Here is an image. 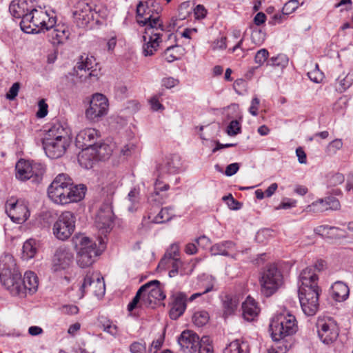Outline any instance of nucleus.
Returning a JSON list of instances; mask_svg holds the SVG:
<instances>
[{"label":"nucleus","mask_w":353,"mask_h":353,"mask_svg":"<svg viewBox=\"0 0 353 353\" xmlns=\"http://www.w3.org/2000/svg\"><path fill=\"white\" fill-rule=\"evenodd\" d=\"M19 271L12 255L4 254L0 256V281L8 291L16 279L19 278Z\"/></svg>","instance_id":"8"},{"label":"nucleus","mask_w":353,"mask_h":353,"mask_svg":"<svg viewBox=\"0 0 353 353\" xmlns=\"http://www.w3.org/2000/svg\"><path fill=\"white\" fill-rule=\"evenodd\" d=\"M259 281L262 293L270 296L282 286L283 276L275 264H270L261 272Z\"/></svg>","instance_id":"6"},{"label":"nucleus","mask_w":353,"mask_h":353,"mask_svg":"<svg viewBox=\"0 0 353 353\" xmlns=\"http://www.w3.org/2000/svg\"><path fill=\"white\" fill-rule=\"evenodd\" d=\"M78 161L82 168L90 169L99 160L94 152V150L90 148L82 150L81 153L79 154Z\"/></svg>","instance_id":"32"},{"label":"nucleus","mask_w":353,"mask_h":353,"mask_svg":"<svg viewBox=\"0 0 353 353\" xmlns=\"http://www.w3.org/2000/svg\"><path fill=\"white\" fill-rule=\"evenodd\" d=\"M299 1L297 0H290L285 3L282 9L283 14H290L294 12L299 7Z\"/></svg>","instance_id":"53"},{"label":"nucleus","mask_w":353,"mask_h":353,"mask_svg":"<svg viewBox=\"0 0 353 353\" xmlns=\"http://www.w3.org/2000/svg\"><path fill=\"white\" fill-rule=\"evenodd\" d=\"M318 335L325 344L334 342L339 336V330L334 321L330 318H319L316 322Z\"/></svg>","instance_id":"17"},{"label":"nucleus","mask_w":353,"mask_h":353,"mask_svg":"<svg viewBox=\"0 0 353 353\" xmlns=\"http://www.w3.org/2000/svg\"><path fill=\"white\" fill-rule=\"evenodd\" d=\"M154 26L145 28L143 36L142 53L145 57L152 56L158 50L160 43L162 41L164 28L163 23L158 20L152 22Z\"/></svg>","instance_id":"7"},{"label":"nucleus","mask_w":353,"mask_h":353,"mask_svg":"<svg viewBox=\"0 0 353 353\" xmlns=\"http://www.w3.org/2000/svg\"><path fill=\"white\" fill-rule=\"evenodd\" d=\"M338 83L337 90L340 92H343L347 89L353 82L352 77L346 75L344 78L341 79L340 77L336 79Z\"/></svg>","instance_id":"50"},{"label":"nucleus","mask_w":353,"mask_h":353,"mask_svg":"<svg viewBox=\"0 0 353 353\" xmlns=\"http://www.w3.org/2000/svg\"><path fill=\"white\" fill-rule=\"evenodd\" d=\"M99 182L103 194L107 195L106 200L111 199V203H112L113 195L121 184L119 176L114 171L104 170L99 174Z\"/></svg>","instance_id":"18"},{"label":"nucleus","mask_w":353,"mask_h":353,"mask_svg":"<svg viewBox=\"0 0 353 353\" xmlns=\"http://www.w3.org/2000/svg\"><path fill=\"white\" fill-rule=\"evenodd\" d=\"M129 350L131 353H147L146 343L143 341L133 342Z\"/></svg>","instance_id":"49"},{"label":"nucleus","mask_w":353,"mask_h":353,"mask_svg":"<svg viewBox=\"0 0 353 353\" xmlns=\"http://www.w3.org/2000/svg\"><path fill=\"white\" fill-rule=\"evenodd\" d=\"M170 317L173 320L178 319L182 316L187 307V298L183 293H177L172 296Z\"/></svg>","instance_id":"27"},{"label":"nucleus","mask_w":353,"mask_h":353,"mask_svg":"<svg viewBox=\"0 0 353 353\" xmlns=\"http://www.w3.org/2000/svg\"><path fill=\"white\" fill-rule=\"evenodd\" d=\"M318 276L312 269H304L299 275V299L303 312L307 316L314 315L319 310L321 289Z\"/></svg>","instance_id":"2"},{"label":"nucleus","mask_w":353,"mask_h":353,"mask_svg":"<svg viewBox=\"0 0 353 353\" xmlns=\"http://www.w3.org/2000/svg\"><path fill=\"white\" fill-rule=\"evenodd\" d=\"M168 184H163V182L159 179L154 183V192L155 196H158L160 192L166 191L169 189Z\"/></svg>","instance_id":"63"},{"label":"nucleus","mask_w":353,"mask_h":353,"mask_svg":"<svg viewBox=\"0 0 353 353\" xmlns=\"http://www.w3.org/2000/svg\"><path fill=\"white\" fill-rule=\"evenodd\" d=\"M142 301L145 305L156 303L157 301H161L165 298V295L161 287V283L158 280H153L144 284Z\"/></svg>","instance_id":"21"},{"label":"nucleus","mask_w":353,"mask_h":353,"mask_svg":"<svg viewBox=\"0 0 353 353\" xmlns=\"http://www.w3.org/2000/svg\"><path fill=\"white\" fill-rule=\"evenodd\" d=\"M36 9L33 0H13L9 6L10 14L15 18L21 19L20 26L23 31L25 18L28 15L32 16Z\"/></svg>","instance_id":"19"},{"label":"nucleus","mask_w":353,"mask_h":353,"mask_svg":"<svg viewBox=\"0 0 353 353\" xmlns=\"http://www.w3.org/2000/svg\"><path fill=\"white\" fill-rule=\"evenodd\" d=\"M148 0H141L137 6V22L145 28L150 27L154 21L162 23L159 16H155L149 6Z\"/></svg>","instance_id":"22"},{"label":"nucleus","mask_w":353,"mask_h":353,"mask_svg":"<svg viewBox=\"0 0 353 353\" xmlns=\"http://www.w3.org/2000/svg\"><path fill=\"white\" fill-rule=\"evenodd\" d=\"M265 38V34L260 30H253L251 35L252 41L256 45L263 43Z\"/></svg>","instance_id":"54"},{"label":"nucleus","mask_w":353,"mask_h":353,"mask_svg":"<svg viewBox=\"0 0 353 353\" xmlns=\"http://www.w3.org/2000/svg\"><path fill=\"white\" fill-rule=\"evenodd\" d=\"M23 32L28 34L48 31L57 23V15L53 10H45L41 8L28 15L23 21Z\"/></svg>","instance_id":"3"},{"label":"nucleus","mask_w":353,"mask_h":353,"mask_svg":"<svg viewBox=\"0 0 353 353\" xmlns=\"http://www.w3.org/2000/svg\"><path fill=\"white\" fill-rule=\"evenodd\" d=\"M239 305V299L236 296L227 295L223 300V316L227 318L229 316L234 314Z\"/></svg>","instance_id":"35"},{"label":"nucleus","mask_w":353,"mask_h":353,"mask_svg":"<svg viewBox=\"0 0 353 353\" xmlns=\"http://www.w3.org/2000/svg\"><path fill=\"white\" fill-rule=\"evenodd\" d=\"M223 353H248V345L240 340H235L224 349Z\"/></svg>","instance_id":"39"},{"label":"nucleus","mask_w":353,"mask_h":353,"mask_svg":"<svg viewBox=\"0 0 353 353\" xmlns=\"http://www.w3.org/2000/svg\"><path fill=\"white\" fill-rule=\"evenodd\" d=\"M93 11L95 12V19L97 22H99V18L105 19L109 14L108 10L106 6L103 5L93 6Z\"/></svg>","instance_id":"47"},{"label":"nucleus","mask_w":353,"mask_h":353,"mask_svg":"<svg viewBox=\"0 0 353 353\" xmlns=\"http://www.w3.org/2000/svg\"><path fill=\"white\" fill-rule=\"evenodd\" d=\"M177 48H179L178 46H172L165 49L163 57L166 61L172 63L178 59L179 54L176 52Z\"/></svg>","instance_id":"46"},{"label":"nucleus","mask_w":353,"mask_h":353,"mask_svg":"<svg viewBox=\"0 0 353 353\" xmlns=\"http://www.w3.org/2000/svg\"><path fill=\"white\" fill-rule=\"evenodd\" d=\"M177 342L184 353H195L201 342L199 336L192 330H184L178 337Z\"/></svg>","instance_id":"23"},{"label":"nucleus","mask_w":353,"mask_h":353,"mask_svg":"<svg viewBox=\"0 0 353 353\" xmlns=\"http://www.w3.org/2000/svg\"><path fill=\"white\" fill-rule=\"evenodd\" d=\"M223 199L227 202L228 207L232 210H238L241 207L240 203L235 200L232 194L224 196Z\"/></svg>","instance_id":"60"},{"label":"nucleus","mask_w":353,"mask_h":353,"mask_svg":"<svg viewBox=\"0 0 353 353\" xmlns=\"http://www.w3.org/2000/svg\"><path fill=\"white\" fill-rule=\"evenodd\" d=\"M345 181V176L341 173H335L329 177L328 183L330 185L336 186L343 183Z\"/></svg>","instance_id":"57"},{"label":"nucleus","mask_w":353,"mask_h":353,"mask_svg":"<svg viewBox=\"0 0 353 353\" xmlns=\"http://www.w3.org/2000/svg\"><path fill=\"white\" fill-rule=\"evenodd\" d=\"M179 248L176 244H172L166 251L163 258L161 260L158 267H165L166 262L169 260L179 259Z\"/></svg>","instance_id":"40"},{"label":"nucleus","mask_w":353,"mask_h":353,"mask_svg":"<svg viewBox=\"0 0 353 353\" xmlns=\"http://www.w3.org/2000/svg\"><path fill=\"white\" fill-rule=\"evenodd\" d=\"M6 212L10 219L17 223L25 222L30 216L27 205L21 201L7 203Z\"/></svg>","instance_id":"24"},{"label":"nucleus","mask_w":353,"mask_h":353,"mask_svg":"<svg viewBox=\"0 0 353 353\" xmlns=\"http://www.w3.org/2000/svg\"><path fill=\"white\" fill-rule=\"evenodd\" d=\"M296 204V200L289 199V198H285L281 202L279 205L276 208V210H281V209L288 210V209H290V208L295 207Z\"/></svg>","instance_id":"58"},{"label":"nucleus","mask_w":353,"mask_h":353,"mask_svg":"<svg viewBox=\"0 0 353 353\" xmlns=\"http://www.w3.org/2000/svg\"><path fill=\"white\" fill-rule=\"evenodd\" d=\"M235 247V243L231 241H225L214 244L211 247L210 251L212 255H223L230 256V250H232ZM234 259L236 255H231Z\"/></svg>","instance_id":"34"},{"label":"nucleus","mask_w":353,"mask_h":353,"mask_svg":"<svg viewBox=\"0 0 353 353\" xmlns=\"http://www.w3.org/2000/svg\"><path fill=\"white\" fill-rule=\"evenodd\" d=\"M19 89L20 83L19 82L13 83L8 92L6 94V98L9 100L14 99L18 94Z\"/></svg>","instance_id":"61"},{"label":"nucleus","mask_w":353,"mask_h":353,"mask_svg":"<svg viewBox=\"0 0 353 353\" xmlns=\"http://www.w3.org/2000/svg\"><path fill=\"white\" fill-rule=\"evenodd\" d=\"M294 316L280 314L273 317L270 323V332L274 341L283 339L296 332L297 325Z\"/></svg>","instance_id":"5"},{"label":"nucleus","mask_w":353,"mask_h":353,"mask_svg":"<svg viewBox=\"0 0 353 353\" xmlns=\"http://www.w3.org/2000/svg\"><path fill=\"white\" fill-rule=\"evenodd\" d=\"M174 216V208L165 207L161 210L158 214L154 217L152 222L154 223H163L169 221Z\"/></svg>","instance_id":"37"},{"label":"nucleus","mask_w":353,"mask_h":353,"mask_svg":"<svg viewBox=\"0 0 353 353\" xmlns=\"http://www.w3.org/2000/svg\"><path fill=\"white\" fill-rule=\"evenodd\" d=\"M343 146L341 139H336L330 142L327 146L326 151L329 155L334 154Z\"/></svg>","instance_id":"51"},{"label":"nucleus","mask_w":353,"mask_h":353,"mask_svg":"<svg viewBox=\"0 0 353 353\" xmlns=\"http://www.w3.org/2000/svg\"><path fill=\"white\" fill-rule=\"evenodd\" d=\"M112 203L111 199L105 200L96 216V226L102 234L109 232L112 228L114 213Z\"/></svg>","instance_id":"16"},{"label":"nucleus","mask_w":353,"mask_h":353,"mask_svg":"<svg viewBox=\"0 0 353 353\" xmlns=\"http://www.w3.org/2000/svg\"><path fill=\"white\" fill-rule=\"evenodd\" d=\"M181 167V157L174 154L167 157L166 163L163 169L170 174H176L179 172Z\"/></svg>","instance_id":"36"},{"label":"nucleus","mask_w":353,"mask_h":353,"mask_svg":"<svg viewBox=\"0 0 353 353\" xmlns=\"http://www.w3.org/2000/svg\"><path fill=\"white\" fill-rule=\"evenodd\" d=\"M39 110L37 111L36 115L38 118H43L48 114V105L46 103L44 99H41L38 103Z\"/></svg>","instance_id":"59"},{"label":"nucleus","mask_w":353,"mask_h":353,"mask_svg":"<svg viewBox=\"0 0 353 353\" xmlns=\"http://www.w3.org/2000/svg\"><path fill=\"white\" fill-rule=\"evenodd\" d=\"M86 187L83 184L74 185L71 177L65 173L59 174L48 188L50 200L59 205H65L82 200Z\"/></svg>","instance_id":"1"},{"label":"nucleus","mask_w":353,"mask_h":353,"mask_svg":"<svg viewBox=\"0 0 353 353\" xmlns=\"http://www.w3.org/2000/svg\"><path fill=\"white\" fill-rule=\"evenodd\" d=\"M73 254L65 247H59L55 252L53 259L54 270H64L72 262Z\"/></svg>","instance_id":"25"},{"label":"nucleus","mask_w":353,"mask_h":353,"mask_svg":"<svg viewBox=\"0 0 353 353\" xmlns=\"http://www.w3.org/2000/svg\"><path fill=\"white\" fill-rule=\"evenodd\" d=\"M209 314L205 310L197 311L194 312L192 316V321L197 327L205 325L209 321Z\"/></svg>","instance_id":"42"},{"label":"nucleus","mask_w":353,"mask_h":353,"mask_svg":"<svg viewBox=\"0 0 353 353\" xmlns=\"http://www.w3.org/2000/svg\"><path fill=\"white\" fill-rule=\"evenodd\" d=\"M183 265L182 261L180 260V259H174V260H169L166 262L165 267H160L163 269H168L172 268L169 271V276L170 277H174L179 273L181 274H183V272L181 270V268Z\"/></svg>","instance_id":"41"},{"label":"nucleus","mask_w":353,"mask_h":353,"mask_svg":"<svg viewBox=\"0 0 353 353\" xmlns=\"http://www.w3.org/2000/svg\"><path fill=\"white\" fill-rule=\"evenodd\" d=\"M243 316L248 321H253L259 313V308L257 303L250 296H248L242 303Z\"/></svg>","instance_id":"31"},{"label":"nucleus","mask_w":353,"mask_h":353,"mask_svg":"<svg viewBox=\"0 0 353 353\" xmlns=\"http://www.w3.org/2000/svg\"><path fill=\"white\" fill-rule=\"evenodd\" d=\"M197 351L199 353H214L212 345L208 336H203L201 339Z\"/></svg>","instance_id":"45"},{"label":"nucleus","mask_w":353,"mask_h":353,"mask_svg":"<svg viewBox=\"0 0 353 353\" xmlns=\"http://www.w3.org/2000/svg\"><path fill=\"white\" fill-rule=\"evenodd\" d=\"M309 79L316 83H321L324 77L323 73L320 71L318 64H316L314 69L307 72Z\"/></svg>","instance_id":"48"},{"label":"nucleus","mask_w":353,"mask_h":353,"mask_svg":"<svg viewBox=\"0 0 353 353\" xmlns=\"http://www.w3.org/2000/svg\"><path fill=\"white\" fill-rule=\"evenodd\" d=\"M70 130L69 125L65 120H54L47 132H61Z\"/></svg>","instance_id":"43"},{"label":"nucleus","mask_w":353,"mask_h":353,"mask_svg":"<svg viewBox=\"0 0 353 353\" xmlns=\"http://www.w3.org/2000/svg\"><path fill=\"white\" fill-rule=\"evenodd\" d=\"M36 241L30 239L24 242L22 249L23 258L26 260L33 258L37 253Z\"/></svg>","instance_id":"38"},{"label":"nucleus","mask_w":353,"mask_h":353,"mask_svg":"<svg viewBox=\"0 0 353 353\" xmlns=\"http://www.w3.org/2000/svg\"><path fill=\"white\" fill-rule=\"evenodd\" d=\"M16 178L21 181L31 180L34 183H39L45 172L44 166L39 163H30L19 160L15 166Z\"/></svg>","instance_id":"9"},{"label":"nucleus","mask_w":353,"mask_h":353,"mask_svg":"<svg viewBox=\"0 0 353 353\" xmlns=\"http://www.w3.org/2000/svg\"><path fill=\"white\" fill-rule=\"evenodd\" d=\"M75 69L77 75L81 81L90 80V82H94L101 75L100 66L93 56H81Z\"/></svg>","instance_id":"10"},{"label":"nucleus","mask_w":353,"mask_h":353,"mask_svg":"<svg viewBox=\"0 0 353 353\" xmlns=\"http://www.w3.org/2000/svg\"><path fill=\"white\" fill-rule=\"evenodd\" d=\"M77 250V263L79 267L85 268L90 266L99 254L97 244L83 234H77L72 239Z\"/></svg>","instance_id":"4"},{"label":"nucleus","mask_w":353,"mask_h":353,"mask_svg":"<svg viewBox=\"0 0 353 353\" xmlns=\"http://www.w3.org/2000/svg\"><path fill=\"white\" fill-rule=\"evenodd\" d=\"M71 143L69 134H63L54 138L46 137L42 141L46 154L50 159H58L62 157Z\"/></svg>","instance_id":"11"},{"label":"nucleus","mask_w":353,"mask_h":353,"mask_svg":"<svg viewBox=\"0 0 353 353\" xmlns=\"http://www.w3.org/2000/svg\"><path fill=\"white\" fill-rule=\"evenodd\" d=\"M108 98L103 94L95 93L92 95L90 105L85 110V117L91 121L97 122L108 114Z\"/></svg>","instance_id":"13"},{"label":"nucleus","mask_w":353,"mask_h":353,"mask_svg":"<svg viewBox=\"0 0 353 353\" xmlns=\"http://www.w3.org/2000/svg\"><path fill=\"white\" fill-rule=\"evenodd\" d=\"M213 50H223L226 48V37H222L215 40L212 44Z\"/></svg>","instance_id":"62"},{"label":"nucleus","mask_w":353,"mask_h":353,"mask_svg":"<svg viewBox=\"0 0 353 353\" xmlns=\"http://www.w3.org/2000/svg\"><path fill=\"white\" fill-rule=\"evenodd\" d=\"M145 287H141L138 291L137 292V294L133 298L132 301L128 304V310L131 312L132 311L137 305L138 303L141 299H142L143 297V288Z\"/></svg>","instance_id":"55"},{"label":"nucleus","mask_w":353,"mask_h":353,"mask_svg":"<svg viewBox=\"0 0 353 353\" xmlns=\"http://www.w3.org/2000/svg\"><path fill=\"white\" fill-rule=\"evenodd\" d=\"M116 145L110 140H102L99 135L97 139V143L92 148L94 150V152L99 161H106L110 158Z\"/></svg>","instance_id":"26"},{"label":"nucleus","mask_w":353,"mask_h":353,"mask_svg":"<svg viewBox=\"0 0 353 353\" xmlns=\"http://www.w3.org/2000/svg\"><path fill=\"white\" fill-rule=\"evenodd\" d=\"M239 164L238 163H233L228 165L225 171V174L228 176H231L235 174L239 170Z\"/></svg>","instance_id":"64"},{"label":"nucleus","mask_w":353,"mask_h":353,"mask_svg":"<svg viewBox=\"0 0 353 353\" xmlns=\"http://www.w3.org/2000/svg\"><path fill=\"white\" fill-rule=\"evenodd\" d=\"M348 286L342 281L335 282L331 287L332 297L336 301L341 302L346 300L349 296Z\"/></svg>","instance_id":"33"},{"label":"nucleus","mask_w":353,"mask_h":353,"mask_svg":"<svg viewBox=\"0 0 353 353\" xmlns=\"http://www.w3.org/2000/svg\"><path fill=\"white\" fill-rule=\"evenodd\" d=\"M81 296L88 292L100 297L105 294V285L103 278L97 272H88L79 288Z\"/></svg>","instance_id":"15"},{"label":"nucleus","mask_w":353,"mask_h":353,"mask_svg":"<svg viewBox=\"0 0 353 353\" xmlns=\"http://www.w3.org/2000/svg\"><path fill=\"white\" fill-rule=\"evenodd\" d=\"M269 52L266 49H261L256 52L254 57V61L259 65H261L267 60Z\"/></svg>","instance_id":"56"},{"label":"nucleus","mask_w":353,"mask_h":353,"mask_svg":"<svg viewBox=\"0 0 353 353\" xmlns=\"http://www.w3.org/2000/svg\"><path fill=\"white\" fill-rule=\"evenodd\" d=\"M288 60L283 54H279L271 57L267 62V65L272 67L283 68L288 64Z\"/></svg>","instance_id":"44"},{"label":"nucleus","mask_w":353,"mask_h":353,"mask_svg":"<svg viewBox=\"0 0 353 353\" xmlns=\"http://www.w3.org/2000/svg\"><path fill=\"white\" fill-rule=\"evenodd\" d=\"M276 343L273 346L279 353H286L291 347V344L285 340H276Z\"/></svg>","instance_id":"52"},{"label":"nucleus","mask_w":353,"mask_h":353,"mask_svg":"<svg viewBox=\"0 0 353 353\" xmlns=\"http://www.w3.org/2000/svg\"><path fill=\"white\" fill-rule=\"evenodd\" d=\"M48 39L53 46H58L64 43L70 36L68 28L61 24H57L48 30Z\"/></svg>","instance_id":"28"},{"label":"nucleus","mask_w":353,"mask_h":353,"mask_svg":"<svg viewBox=\"0 0 353 353\" xmlns=\"http://www.w3.org/2000/svg\"><path fill=\"white\" fill-rule=\"evenodd\" d=\"M39 285L37 276L33 272H26L23 279H21V274L16 279L8 290L12 296L25 297L28 294H32L37 292Z\"/></svg>","instance_id":"12"},{"label":"nucleus","mask_w":353,"mask_h":353,"mask_svg":"<svg viewBox=\"0 0 353 353\" xmlns=\"http://www.w3.org/2000/svg\"><path fill=\"white\" fill-rule=\"evenodd\" d=\"M309 207L313 211L323 212L328 210H336L340 208V203L336 198L328 196L313 202Z\"/></svg>","instance_id":"30"},{"label":"nucleus","mask_w":353,"mask_h":353,"mask_svg":"<svg viewBox=\"0 0 353 353\" xmlns=\"http://www.w3.org/2000/svg\"><path fill=\"white\" fill-rule=\"evenodd\" d=\"M77 25L80 28L86 27L95 19L93 5L84 1L77 3L73 12Z\"/></svg>","instance_id":"20"},{"label":"nucleus","mask_w":353,"mask_h":353,"mask_svg":"<svg viewBox=\"0 0 353 353\" xmlns=\"http://www.w3.org/2000/svg\"><path fill=\"white\" fill-rule=\"evenodd\" d=\"M76 217L70 212H63L53 225V234L59 240L68 239L74 231Z\"/></svg>","instance_id":"14"},{"label":"nucleus","mask_w":353,"mask_h":353,"mask_svg":"<svg viewBox=\"0 0 353 353\" xmlns=\"http://www.w3.org/2000/svg\"><path fill=\"white\" fill-rule=\"evenodd\" d=\"M71 140L74 139V145L82 150L90 148L97 143L100 134H69Z\"/></svg>","instance_id":"29"}]
</instances>
